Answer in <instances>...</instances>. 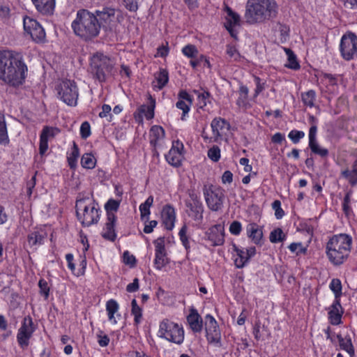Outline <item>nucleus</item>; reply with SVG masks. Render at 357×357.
I'll return each mask as SVG.
<instances>
[{"mask_svg": "<svg viewBox=\"0 0 357 357\" xmlns=\"http://www.w3.org/2000/svg\"><path fill=\"white\" fill-rule=\"evenodd\" d=\"M351 237L346 234L334 235L326 245V255L335 266L344 263L348 257L351 245Z\"/></svg>", "mask_w": 357, "mask_h": 357, "instance_id": "nucleus-4", "label": "nucleus"}, {"mask_svg": "<svg viewBox=\"0 0 357 357\" xmlns=\"http://www.w3.org/2000/svg\"><path fill=\"white\" fill-rule=\"evenodd\" d=\"M344 313L340 299H335L329 308L328 319L332 325H339L341 324L342 316Z\"/></svg>", "mask_w": 357, "mask_h": 357, "instance_id": "nucleus-18", "label": "nucleus"}, {"mask_svg": "<svg viewBox=\"0 0 357 357\" xmlns=\"http://www.w3.org/2000/svg\"><path fill=\"white\" fill-rule=\"evenodd\" d=\"M210 97V93L204 91L202 93H198V101L200 108H203L206 105L207 99Z\"/></svg>", "mask_w": 357, "mask_h": 357, "instance_id": "nucleus-62", "label": "nucleus"}, {"mask_svg": "<svg viewBox=\"0 0 357 357\" xmlns=\"http://www.w3.org/2000/svg\"><path fill=\"white\" fill-rule=\"evenodd\" d=\"M91 68L93 77L100 82H103L112 75L113 64L107 56L102 54H96L91 59Z\"/></svg>", "mask_w": 357, "mask_h": 357, "instance_id": "nucleus-6", "label": "nucleus"}, {"mask_svg": "<svg viewBox=\"0 0 357 357\" xmlns=\"http://www.w3.org/2000/svg\"><path fill=\"white\" fill-rule=\"evenodd\" d=\"M187 231L188 227L185 225H184L180 229L178 235L183 245L185 247L186 251L188 252L190 250V242L187 236Z\"/></svg>", "mask_w": 357, "mask_h": 357, "instance_id": "nucleus-47", "label": "nucleus"}, {"mask_svg": "<svg viewBox=\"0 0 357 357\" xmlns=\"http://www.w3.org/2000/svg\"><path fill=\"white\" fill-rule=\"evenodd\" d=\"M155 245V253H165V238L160 237L157 238L153 242Z\"/></svg>", "mask_w": 357, "mask_h": 357, "instance_id": "nucleus-55", "label": "nucleus"}, {"mask_svg": "<svg viewBox=\"0 0 357 357\" xmlns=\"http://www.w3.org/2000/svg\"><path fill=\"white\" fill-rule=\"evenodd\" d=\"M226 23L225 26H235L240 25V16L234 12L231 8L227 7Z\"/></svg>", "mask_w": 357, "mask_h": 357, "instance_id": "nucleus-32", "label": "nucleus"}, {"mask_svg": "<svg viewBox=\"0 0 357 357\" xmlns=\"http://www.w3.org/2000/svg\"><path fill=\"white\" fill-rule=\"evenodd\" d=\"M234 250L238 255V257L235 259V265L238 268H242L249 261L250 259L245 249H239L234 245Z\"/></svg>", "mask_w": 357, "mask_h": 357, "instance_id": "nucleus-30", "label": "nucleus"}, {"mask_svg": "<svg viewBox=\"0 0 357 357\" xmlns=\"http://www.w3.org/2000/svg\"><path fill=\"white\" fill-rule=\"evenodd\" d=\"M38 287L40 288V293L45 299L49 297L50 287L48 283L44 279H40L38 282Z\"/></svg>", "mask_w": 357, "mask_h": 357, "instance_id": "nucleus-54", "label": "nucleus"}, {"mask_svg": "<svg viewBox=\"0 0 357 357\" xmlns=\"http://www.w3.org/2000/svg\"><path fill=\"white\" fill-rule=\"evenodd\" d=\"M285 234L280 228H277L273 230L270 234V241L275 243L278 242H282L285 239Z\"/></svg>", "mask_w": 357, "mask_h": 357, "instance_id": "nucleus-44", "label": "nucleus"}, {"mask_svg": "<svg viewBox=\"0 0 357 357\" xmlns=\"http://www.w3.org/2000/svg\"><path fill=\"white\" fill-rule=\"evenodd\" d=\"M284 51L287 56V63L285 64V67L293 70L299 69L300 65L294 52L289 48H284Z\"/></svg>", "mask_w": 357, "mask_h": 357, "instance_id": "nucleus-33", "label": "nucleus"}, {"mask_svg": "<svg viewBox=\"0 0 357 357\" xmlns=\"http://www.w3.org/2000/svg\"><path fill=\"white\" fill-rule=\"evenodd\" d=\"M289 249L292 252H296L297 255L299 253H305L306 248H303L301 243H292L289 245Z\"/></svg>", "mask_w": 357, "mask_h": 357, "instance_id": "nucleus-58", "label": "nucleus"}, {"mask_svg": "<svg viewBox=\"0 0 357 357\" xmlns=\"http://www.w3.org/2000/svg\"><path fill=\"white\" fill-rule=\"evenodd\" d=\"M248 236L252 239L255 244H259L262 238L263 232L261 229L256 223H250L246 227Z\"/></svg>", "mask_w": 357, "mask_h": 357, "instance_id": "nucleus-24", "label": "nucleus"}, {"mask_svg": "<svg viewBox=\"0 0 357 357\" xmlns=\"http://www.w3.org/2000/svg\"><path fill=\"white\" fill-rule=\"evenodd\" d=\"M124 5L130 11L135 12L138 9L139 0H123Z\"/></svg>", "mask_w": 357, "mask_h": 357, "instance_id": "nucleus-60", "label": "nucleus"}, {"mask_svg": "<svg viewBox=\"0 0 357 357\" xmlns=\"http://www.w3.org/2000/svg\"><path fill=\"white\" fill-rule=\"evenodd\" d=\"M45 236L38 231H34L29 234L27 242L31 248L36 250L38 246L43 244Z\"/></svg>", "mask_w": 357, "mask_h": 357, "instance_id": "nucleus-25", "label": "nucleus"}, {"mask_svg": "<svg viewBox=\"0 0 357 357\" xmlns=\"http://www.w3.org/2000/svg\"><path fill=\"white\" fill-rule=\"evenodd\" d=\"M35 330L32 318L29 316L25 317L17 335V342L22 349H25L29 346V339Z\"/></svg>", "mask_w": 357, "mask_h": 357, "instance_id": "nucleus-11", "label": "nucleus"}, {"mask_svg": "<svg viewBox=\"0 0 357 357\" xmlns=\"http://www.w3.org/2000/svg\"><path fill=\"white\" fill-rule=\"evenodd\" d=\"M81 165L84 168L93 169L96 165V159L91 153H84L81 158Z\"/></svg>", "mask_w": 357, "mask_h": 357, "instance_id": "nucleus-41", "label": "nucleus"}, {"mask_svg": "<svg viewBox=\"0 0 357 357\" xmlns=\"http://www.w3.org/2000/svg\"><path fill=\"white\" fill-rule=\"evenodd\" d=\"M305 137L303 131L292 130L289 132L288 137L291 140L294 144H298L301 139Z\"/></svg>", "mask_w": 357, "mask_h": 357, "instance_id": "nucleus-49", "label": "nucleus"}, {"mask_svg": "<svg viewBox=\"0 0 357 357\" xmlns=\"http://www.w3.org/2000/svg\"><path fill=\"white\" fill-rule=\"evenodd\" d=\"M23 25L25 32L30 35L33 40L36 43L45 41V30L36 20L26 16L23 20Z\"/></svg>", "mask_w": 357, "mask_h": 357, "instance_id": "nucleus-12", "label": "nucleus"}, {"mask_svg": "<svg viewBox=\"0 0 357 357\" xmlns=\"http://www.w3.org/2000/svg\"><path fill=\"white\" fill-rule=\"evenodd\" d=\"M165 130L160 126H153L150 130V143L155 146L158 142L165 137Z\"/></svg>", "mask_w": 357, "mask_h": 357, "instance_id": "nucleus-26", "label": "nucleus"}, {"mask_svg": "<svg viewBox=\"0 0 357 357\" xmlns=\"http://www.w3.org/2000/svg\"><path fill=\"white\" fill-rule=\"evenodd\" d=\"M120 200H115L113 199H109L105 204V209L107 213V217H109V215H116L115 213L119 208L120 206Z\"/></svg>", "mask_w": 357, "mask_h": 357, "instance_id": "nucleus-36", "label": "nucleus"}, {"mask_svg": "<svg viewBox=\"0 0 357 357\" xmlns=\"http://www.w3.org/2000/svg\"><path fill=\"white\" fill-rule=\"evenodd\" d=\"M272 208L275 211V215L278 220L281 219L284 216V212L281 208V202L280 200H275L272 203Z\"/></svg>", "mask_w": 357, "mask_h": 357, "instance_id": "nucleus-52", "label": "nucleus"}, {"mask_svg": "<svg viewBox=\"0 0 357 357\" xmlns=\"http://www.w3.org/2000/svg\"><path fill=\"white\" fill-rule=\"evenodd\" d=\"M186 206L189 208V216L196 221H200L203 218V205L201 202H186Z\"/></svg>", "mask_w": 357, "mask_h": 357, "instance_id": "nucleus-23", "label": "nucleus"}, {"mask_svg": "<svg viewBox=\"0 0 357 357\" xmlns=\"http://www.w3.org/2000/svg\"><path fill=\"white\" fill-rule=\"evenodd\" d=\"M118 310L119 304L115 300L110 299L107 302L106 310L107 312L109 320L113 321L114 324L116 323V321L114 318V314L117 312Z\"/></svg>", "mask_w": 357, "mask_h": 357, "instance_id": "nucleus-35", "label": "nucleus"}, {"mask_svg": "<svg viewBox=\"0 0 357 357\" xmlns=\"http://www.w3.org/2000/svg\"><path fill=\"white\" fill-rule=\"evenodd\" d=\"M214 140L217 141L230 128L229 123L222 118H215L211 123Z\"/></svg>", "mask_w": 357, "mask_h": 357, "instance_id": "nucleus-17", "label": "nucleus"}, {"mask_svg": "<svg viewBox=\"0 0 357 357\" xmlns=\"http://www.w3.org/2000/svg\"><path fill=\"white\" fill-rule=\"evenodd\" d=\"M154 108H155V100H151V105H142L140 109L139 112L140 113H142L144 114L146 119L150 120L153 118L154 116Z\"/></svg>", "mask_w": 357, "mask_h": 357, "instance_id": "nucleus-45", "label": "nucleus"}, {"mask_svg": "<svg viewBox=\"0 0 357 357\" xmlns=\"http://www.w3.org/2000/svg\"><path fill=\"white\" fill-rule=\"evenodd\" d=\"M162 223L167 230H172L176 221V213L174 208L171 205H165L162 211Z\"/></svg>", "mask_w": 357, "mask_h": 357, "instance_id": "nucleus-21", "label": "nucleus"}, {"mask_svg": "<svg viewBox=\"0 0 357 357\" xmlns=\"http://www.w3.org/2000/svg\"><path fill=\"white\" fill-rule=\"evenodd\" d=\"M79 155V151L78 146L76 144L75 142H73V146L72 148L71 153L70 155L68 157V162L70 167L71 169H74L77 166V158Z\"/></svg>", "mask_w": 357, "mask_h": 357, "instance_id": "nucleus-38", "label": "nucleus"}, {"mask_svg": "<svg viewBox=\"0 0 357 357\" xmlns=\"http://www.w3.org/2000/svg\"><path fill=\"white\" fill-rule=\"evenodd\" d=\"M131 307V314L134 316L135 324L137 325L142 321V309L137 305L135 299H132Z\"/></svg>", "mask_w": 357, "mask_h": 357, "instance_id": "nucleus-37", "label": "nucleus"}, {"mask_svg": "<svg viewBox=\"0 0 357 357\" xmlns=\"http://www.w3.org/2000/svg\"><path fill=\"white\" fill-rule=\"evenodd\" d=\"M75 35L84 41H90L98 37L100 32L98 20L93 12L87 9H79L71 23Z\"/></svg>", "mask_w": 357, "mask_h": 357, "instance_id": "nucleus-3", "label": "nucleus"}, {"mask_svg": "<svg viewBox=\"0 0 357 357\" xmlns=\"http://www.w3.org/2000/svg\"><path fill=\"white\" fill-rule=\"evenodd\" d=\"M155 79L157 81V87L158 90H161L169 81V73L166 69L160 68V70L155 73Z\"/></svg>", "mask_w": 357, "mask_h": 357, "instance_id": "nucleus-29", "label": "nucleus"}, {"mask_svg": "<svg viewBox=\"0 0 357 357\" xmlns=\"http://www.w3.org/2000/svg\"><path fill=\"white\" fill-rule=\"evenodd\" d=\"M278 6L275 0H248L244 17L249 24H261L277 17Z\"/></svg>", "mask_w": 357, "mask_h": 357, "instance_id": "nucleus-2", "label": "nucleus"}, {"mask_svg": "<svg viewBox=\"0 0 357 357\" xmlns=\"http://www.w3.org/2000/svg\"><path fill=\"white\" fill-rule=\"evenodd\" d=\"M187 321L194 333H200L202 331L203 319L195 308H190V313L187 316Z\"/></svg>", "mask_w": 357, "mask_h": 357, "instance_id": "nucleus-20", "label": "nucleus"}, {"mask_svg": "<svg viewBox=\"0 0 357 357\" xmlns=\"http://www.w3.org/2000/svg\"><path fill=\"white\" fill-rule=\"evenodd\" d=\"M123 259V262L130 266H134L136 264L135 257L132 255H130L128 251L124 252Z\"/></svg>", "mask_w": 357, "mask_h": 357, "instance_id": "nucleus-59", "label": "nucleus"}, {"mask_svg": "<svg viewBox=\"0 0 357 357\" xmlns=\"http://www.w3.org/2000/svg\"><path fill=\"white\" fill-rule=\"evenodd\" d=\"M167 253H155L154 264L157 269L161 270L164 266L168 264L167 258L166 257Z\"/></svg>", "mask_w": 357, "mask_h": 357, "instance_id": "nucleus-46", "label": "nucleus"}, {"mask_svg": "<svg viewBox=\"0 0 357 357\" xmlns=\"http://www.w3.org/2000/svg\"><path fill=\"white\" fill-rule=\"evenodd\" d=\"M91 135V126L89 122L84 121L80 126V135L82 139H86Z\"/></svg>", "mask_w": 357, "mask_h": 357, "instance_id": "nucleus-56", "label": "nucleus"}, {"mask_svg": "<svg viewBox=\"0 0 357 357\" xmlns=\"http://www.w3.org/2000/svg\"><path fill=\"white\" fill-rule=\"evenodd\" d=\"M75 208L77 219L83 226L89 227L98 222L101 211L98 204L92 199L88 197L77 199Z\"/></svg>", "mask_w": 357, "mask_h": 357, "instance_id": "nucleus-5", "label": "nucleus"}, {"mask_svg": "<svg viewBox=\"0 0 357 357\" xmlns=\"http://www.w3.org/2000/svg\"><path fill=\"white\" fill-rule=\"evenodd\" d=\"M242 229L241 224L238 221H234L229 227V231L234 235L240 234Z\"/></svg>", "mask_w": 357, "mask_h": 357, "instance_id": "nucleus-61", "label": "nucleus"}, {"mask_svg": "<svg viewBox=\"0 0 357 357\" xmlns=\"http://www.w3.org/2000/svg\"><path fill=\"white\" fill-rule=\"evenodd\" d=\"M183 54L191 59H194L198 56V50L193 45H188L182 49Z\"/></svg>", "mask_w": 357, "mask_h": 357, "instance_id": "nucleus-48", "label": "nucleus"}, {"mask_svg": "<svg viewBox=\"0 0 357 357\" xmlns=\"http://www.w3.org/2000/svg\"><path fill=\"white\" fill-rule=\"evenodd\" d=\"M158 336L171 342L181 344L184 340V331L178 324L165 319L160 323Z\"/></svg>", "mask_w": 357, "mask_h": 357, "instance_id": "nucleus-7", "label": "nucleus"}, {"mask_svg": "<svg viewBox=\"0 0 357 357\" xmlns=\"http://www.w3.org/2000/svg\"><path fill=\"white\" fill-rule=\"evenodd\" d=\"M351 194V191L347 192L344 197L342 203V210L347 217H349L353 214V211L350 206Z\"/></svg>", "mask_w": 357, "mask_h": 357, "instance_id": "nucleus-42", "label": "nucleus"}, {"mask_svg": "<svg viewBox=\"0 0 357 357\" xmlns=\"http://www.w3.org/2000/svg\"><path fill=\"white\" fill-rule=\"evenodd\" d=\"M59 130L56 128L45 126L40 135L39 153L44 155L48 149V139L53 138Z\"/></svg>", "mask_w": 357, "mask_h": 357, "instance_id": "nucleus-15", "label": "nucleus"}, {"mask_svg": "<svg viewBox=\"0 0 357 357\" xmlns=\"http://www.w3.org/2000/svg\"><path fill=\"white\" fill-rule=\"evenodd\" d=\"M309 147L313 153L322 158H325L328 155V150L321 147L317 141L309 143Z\"/></svg>", "mask_w": 357, "mask_h": 357, "instance_id": "nucleus-40", "label": "nucleus"}, {"mask_svg": "<svg viewBox=\"0 0 357 357\" xmlns=\"http://www.w3.org/2000/svg\"><path fill=\"white\" fill-rule=\"evenodd\" d=\"M226 53L228 56L234 61H238L241 57L240 54L236 48L231 45H227Z\"/></svg>", "mask_w": 357, "mask_h": 357, "instance_id": "nucleus-51", "label": "nucleus"}, {"mask_svg": "<svg viewBox=\"0 0 357 357\" xmlns=\"http://www.w3.org/2000/svg\"><path fill=\"white\" fill-rule=\"evenodd\" d=\"M190 105H189V103L183 101V100H178V102H176V107L183 111L181 116L182 121L185 120V116L189 112Z\"/></svg>", "mask_w": 357, "mask_h": 357, "instance_id": "nucleus-53", "label": "nucleus"}, {"mask_svg": "<svg viewBox=\"0 0 357 357\" xmlns=\"http://www.w3.org/2000/svg\"><path fill=\"white\" fill-rule=\"evenodd\" d=\"M208 157L213 162H218L220 158V149L217 146H213L208 151Z\"/></svg>", "mask_w": 357, "mask_h": 357, "instance_id": "nucleus-50", "label": "nucleus"}, {"mask_svg": "<svg viewBox=\"0 0 357 357\" xmlns=\"http://www.w3.org/2000/svg\"><path fill=\"white\" fill-rule=\"evenodd\" d=\"M206 202L208 208L214 211L221 209L225 200V190L219 186L211 185L204 190Z\"/></svg>", "mask_w": 357, "mask_h": 357, "instance_id": "nucleus-10", "label": "nucleus"}, {"mask_svg": "<svg viewBox=\"0 0 357 357\" xmlns=\"http://www.w3.org/2000/svg\"><path fill=\"white\" fill-rule=\"evenodd\" d=\"M9 142L6 123L4 114L0 112V144H6Z\"/></svg>", "mask_w": 357, "mask_h": 357, "instance_id": "nucleus-34", "label": "nucleus"}, {"mask_svg": "<svg viewBox=\"0 0 357 357\" xmlns=\"http://www.w3.org/2000/svg\"><path fill=\"white\" fill-rule=\"evenodd\" d=\"M341 175L352 186L357 185V159L354 162L351 170L347 169L341 172Z\"/></svg>", "mask_w": 357, "mask_h": 357, "instance_id": "nucleus-27", "label": "nucleus"}, {"mask_svg": "<svg viewBox=\"0 0 357 357\" xmlns=\"http://www.w3.org/2000/svg\"><path fill=\"white\" fill-rule=\"evenodd\" d=\"M116 221V215H112L110 214L109 215V217H107L106 222L101 232V236L104 239L111 242L115 241L117 236L115 230Z\"/></svg>", "mask_w": 357, "mask_h": 357, "instance_id": "nucleus-14", "label": "nucleus"}, {"mask_svg": "<svg viewBox=\"0 0 357 357\" xmlns=\"http://www.w3.org/2000/svg\"><path fill=\"white\" fill-rule=\"evenodd\" d=\"M341 56L350 61L357 54V36L351 32L342 36L340 44Z\"/></svg>", "mask_w": 357, "mask_h": 357, "instance_id": "nucleus-9", "label": "nucleus"}, {"mask_svg": "<svg viewBox=\"0 0 357 357\" xmlns=\"http://www.w3.org/2000/svg\"><path fill=\"white\" fill-rule=\"evenodd\" d=\"M302 101L305 105L312 107L314 106V100L316 99V93L314 90H309L301 95Z\"/></svg>", "mask_w": 357, "mask_h": 357, "instance_id": "nucleus-39", "label": "nucleus"}, {"mask_svg": "<svg viewBox=\"0 0 357 357\" xmlns=\"http://www.w3.org/2000/svg\"><path fill=\"white\" fill-rule=\"evenodd\" d=\"M205 331L208 342L216 347H220L221 334L219 326L215 318L211 314H207L205 317Z\"/></svg>", "mask_w": 357, "mask_h": 357, "instance_id": "nucleus-13", "label": "nucleus"}, {"mask_svg": "<svg viewBox=\"0 0 357 357\" xmlns=\"http://www.w3.org/2000/svg\"><path fill=\"white\" fill-rule=\"evenodd\" d=\"M139 288V279L135 278L132 282L128 284L126 287V291L129 293L136 292Z\"/></svg>", "mask_w": 357, "mask_h": 357, "instance_id": "nucleus-64", "label": "nucleus"}, {"mask_svg": "<svg viewBox=\"0 0 357 357\" xmlns=\"http://www.w3.org/2000/svg\"><path fill=\"white\" fill-rule=\"evenodd\" d=\"M207 238L213 246L221 245L225 242L224 228L220 225H215L206 232Z\"/></svg>", "mask_w": 357, "mask_h": 357, "instance_id": "nucleus-16", "label": "nucleus"}, {"mask_svg": "<svg viewBox=\"0 0 357 357\" xmlns=\"http://www.w3.org/2000/svg\"><path fill=\"white\" fill-rule=\"evenodd\" d=\"M330 289L335 294V299H340L342 294L341 281L337 278H334L330 283Z\"/></svg>", "mask_w": 357, "mask_h": 357, "instance_id": "nucleus-43", "label": "nucleus"}, {"mask_svg": "<svg viewBox=\"0 0 357 357\" xmlns=\"http://www.w3.org/2000/svg\"><path fill=\"white\" fill-rule=\"evenodd\" d=\"M36 10L44 15H51L55 8V0H31Z\"/></svg>", "mask_w": 357, "mask_h": 357, "instance_id": "nucleus-22", "label": "nucleus"}, {"mask_svg": "<svg viewBox=\"0 0 357 357\" xmlns=\"http://www.w3.org/2000/svg\"><path fill=\"white\" fill-rule=\"evenodd\" d=\"M58 98L69 106H75L78 98L76 83L70 79L62 80L56 87Z\"/></svg>", "mask_w": 357, "mask_h": 357, "instance_id": "nucleus-8", "label": "nucleus"}, {"mask_svg": "<svg viewBox=\"0 0 357 357\" xmlns=\"http://www.w3.org/2000/svg\"><path fill=\"white\" fill-rule=\"evenodd\" d=\"M27 70L20 54L0 51V79L10 86H19L24 82Z\"/></svg>", "mask_w": 357, "mask_h": 357, "instance_id": "nucleus-1", "label": "nucleus"}, {"mask_svg": "<svg viewBox=\"0 0 357 357\" xmlns=\"http://www.w3.org/2000/svg\"><path fill=\"white\" fill-rule=\"evenodd\" d=\"M100 23V28L105 24H109L115 20L116 10L112 8H104L102 10H96L93 12Z\"/></svg>", "mask_w": 357, "mask_h": 357, "instance_id": "nucleus-19", "label": "nucleus"}, {"mask_svg": "<svg viewBox=\"0 0 357 357\" xmlns=\"http://www.w3.org/2000/svg\"><path fill=\"white\" fill-rule=\"evenodd\" d=\"M166 160L174 167H179L181 165L182 153L175 152L174 149H170L165 155Z\"/></svg>", "mask_w": 357, "mask_h": 357, "instance_id": "nucleus-31", "label": "nucleus"}, {"mask_svg": "<svg viewBox=\"0 0 357 357\" xmlns=\"http://www.w3.org/2000/svg\"><path fill=\"white\" fill-rule=\"evenodd\" d=\"M340 348L346 351L350 356L354 354V349L352 344L351 339L349 336L342 337L340 334L337 335Z\"/></svg>", "mask_w": 357, "mask_h": 357, "instance_id": "nucleus-28", "label": "nucleus"}, {"mask_svg": "<svg viewBox=\"0 0 357 357\" xmlns=\"http://www.w3.org/2000/svg\"><path fill=\"white\" fill-rule=\"evenodd\" d=\"M255 82L256 84V89L255 90V97H257L261 92H262L264 87V82H261V79L259 77H255Z\"/></svg>", "mask_w": 357, "mask_h": 357, "instance_id": "nucleus-63", "label": "nucleus"}, {"mask_svg": "<svg viewBox=\"0 0 357 357\" xmlns=\"http://www.w3.org/2000/svg\"><path fill=\"white\" fill-rule=\"evenodd\" d=\"M139 208L141 213V220L144 221V222H148L149 216L151 213L150 208L142 203L140 204Z\"/></svg>", "mask_w": 357, "mask_h": 357, "instance_id": "nucleus-57", "label": "nucleus"}]
</instances>
